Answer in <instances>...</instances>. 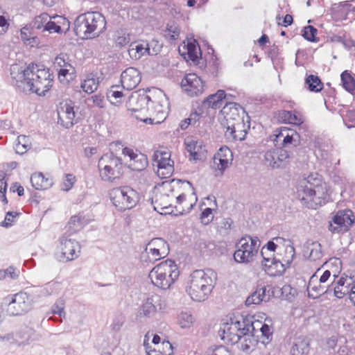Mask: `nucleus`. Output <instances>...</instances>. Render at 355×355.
Returning a JSON list of instances; mask_svg holds the SVG:
<instances>
[{"label": "nucleus", "mask_w": 355, "mask_h": 355, "mask_svg": "<svg viewBox=\"0 0 355 355\" xmlns=\"http://www.w3.org/2000/svg\"><path fill=\"white\" fill-rule=\"evenodd\" d=\"M10 82L19 91L45 96L53 85L49 69L37 64H13L10 67Z\"/></svg>", "instance_id": "obj_1"}, {"label": "nucleus", "mask_w": 355, "mask_h": 355, "mask_svg": "<svg viewBox=\"0 0 355 355\" xmlns=\"http://www.w3.org/2000/svg\"><path fill=\"white\" fill-rule=\"evenodd\" d=\"M296 195L303 205L309 209H316L327 201L326 185L318 178V174H315V177L310 175L298 180Z\"/></svg>", "instance_id": "obj_2"}, {"label": "nucleus", "mask_w": 355, "mask_h": 355, "mask_svg": "<svg viewBox=\"0 0 355 355\" xmlns=\"http://www.w3.org/2000/svg\"><path fill=\"white\" fill-rule=\"evenodd\" d=\"M217 279V274L211 269L196 270L190 275L186 292L196 302H204L211 294Z\"/></svg>", "instance_id": "obj_3"}, {"label": "nucleus", "mask_w": 355, "mask_h": 355, "mask_svg": "<svg viewBox=\"0 0 355 355\" xmlns=\"http://www.w3.org/2000/svg\"><path fill=\"white\" fill-rule=\"evenodd\" d=\"M105 29V18L99 12H87L80 14L74 21V31L76 35L82 38L97 37Z\"/></svg>", "instance_id": "obj_4"}, {"label": "nucleus", "mask_w": 355, "mask_h": 355, "mask_svg": "<svg viewBox=\"0 0 355 355\" xmlns=\"http://www.w3.org/2000/svg\"><path fill=\"white\" fill-rule=\"evenodd\" d=\"M254 326L252 318L239 315L223 323L218 330L221 340L227 344H235L241 340L243 335L253 333Z\"/></svg>", "instance_id": "obj_5"}, {"label": "nucleus", "mask_w": 355, "mask_h": 355, "mask_svg": "<svg viewBox=\"0 0 355 355\" xmlns=\"http://www.w3.org/2000/svg\"><path fill=\"white\" fill-rule=\"evenodd\" d=\"M243 113L242 107L234 102L227 101L221 112L224 116L227 131L235 140L241 141L245 139L246 131L243 129L245 123L240 112Z\"/></svg>", "instance_id": "obj_6"}, {"label": "nucleus", "mask_w": 355, "mask_h": 355, "mask_svg": "<svg viewBox=\"0 0 355 355\" xmlns=\"http://www.w3.org/2000/svg\"><path fill=\"white\" fill-rule=\"evenodd\" d=\"M179 270L175 262L166 259L156 265L150 272L152 283L164 290L168 289L178 279Z\"/></svg>", "instance_id": "obj_7"}, {"label": "nucleus", "mask_w": 355, "mask_h": 355, "mask_svg": "<svg viewBox=\"0 0 355 355\" xmlns=\"http://www.w3.org/2000/svg\"><path fill=\"white\" fill-rule=\"evenodd\" d=\"M261 242L258 237L243 236L236 243L234 259L237 263H249L257 257Z\"/></svg>", "instance_id": "obj_8"}, {"label": "nucleus", "mask_w": 355, "mask_h": 355, "mask_svg": "<svg viewBox=\"0 0 355 355\" xmlns=\"http://www.w3.org/2000/svg\"><path fill=\"white\" fill-rule=\"evenodd\" d=\"M98 168L101 180L111 182L121 175L123 164L121 159L113 153H106L98 160Z\"/></svg>", "instance_id": "obj_9"}, {"label": "nucleus", "mask_w": 355, "mask_h": 355, "mask_svg": "<svg viewBox=\"0 0 355 355\" xmlns=\"http://www.w3.org/2000/svg\"><path fill=\"white\" fill-rule=\"evenodd\" d=\"M285 252L286 255L282 258V261L270 257L265 259V263H263L262 266L268 275L272 277L280 276L290 266L295 257V248L291 244H285Z\"/></svg>", "instance_id": "obj_10"}, {"label": "nucleus", "mask_w": 355, "mask_h": 355, "mask_svg": "<svg viewBox=\"0 0 355 355\" xmlns=\"http://www.w3.org/2000/svg\"><path fill=\"white\" fill-rule=\"evenodd\" d=\"M113 205L120 211L132 209L139 200L138 193L129 187L114 189L110 193Z\"/></svg>", "instance_id": "obj_11"}, {"label": "nucleus", "mask_w": 355, "mask_h": 355, "mask_svg": "<svg viewBox=\"0 0 355 355\" xmlns=\"http://www.w3.org/2000/svg\"><path fill=\"white\" fill-rule=\"evenodd\" d=\"M8 304V313L10 315H19L31 309V301L26 293L19 292L5 300Z\"/></svg>", "instance_id": "obj_12"}, {"label": "nucleus", "mask_w": 355, "mask_h": 355, "mask_svg": "<svg viewBox=\"0 0 355 355\" xmlns=\"http://www.w3.org/2000/svg\"><path fill=\"white\" fill-rule=\"evenodd\" d=\"M354 220L355 216L351 210H339L330 221L329 230L332 233L346 232L354 224Z\"/></svg>", "instance_id": "obj_13"}, {"label": "nucleus", "mask_w": 355, "mask_h": 355, "mask_svg": "<svg viewBox=\"0 0 355 355\" xmlns=\"http://www.w3.org/2000/svg\"><path fill=\"white\" fill-rule=\"evenodd\" d=\"M58 250L60 251V255L58 256L60 261H73L79 257L80 245L75 239H67L63 236L60 239Z\"/></svg>", "instance_id": "obj_14"}, {"label": "nucleus", "mask_w": 355, "mask_h": 355, "mask_svg": "<svg viewBox=\"0 0 355 355\" xmlns=\"http://www.w3.org/2000/svg\"><path fill=\"white\" fill-rule=\"evenodd\" d=\"M169 251L168 243L162 238H155L146 245L144 252L150 261H155L165 257Z\"/></svg>", "instance_id": "obj_15"}, {"label": "nucleus", "mask_w": 355, "mask_h": 355, "mask_svg": "<svg viewBox=\"0 0 355 355\" xmlns=\"http://www.w3.org/2000/svg\"><path fill=\"white\" fill-rule=\"evenodd\" d=\"M165 308L166 303L159 295H151L140 306L137 317L151 318L155 315L157 309L162 311Z\"/></svg>", "instance_id": "obj_16"}, {"label": "nucleus", "mask_w": 355, "mask_h": 355, "mask_svg": "<svg viewBox=\"0 0 355 355\" xmlns=\"http://www.w3.org/2000/svg\"><path fill=\"white\" fill-rule=\"evenodd\" d=\"M170 157V153L166 151L157 150L154 153L153 159L157 163V173L161 178H168L173 172V161Z\"/></svg>", "instance_id": "obj_17"}, {"label": "nucleus", "mask_w": 355, "mask_h": 355, "mask_svg": "<svg viewBox=\"0 0 355 355\" xmlns=\"http://www.w3.org/2000/svg\"><path fill=\"white\" fill-rule=\"evenodd\" d=\"M150 98L146 94H133L129 98V101L127 104L128 110L132 112H141V114H150L153 110L150 109Z\"/></svg>", "instance_id": "obj_18"}, {"label": "nucleus", "mask_w": 355, "mask_h": 355, "mask_svg": "<svg viewBox=\"0 0 355 355\" xmlns=\"http://www.w3.org/2000/svg\"><path fill=\"white\" fill-rule=\"evenodd\" d=\"M58 123L65 128H69L77 123L74 106L71 101L60 103L58 109Z\"/></svg>", "instance_id": "obj_19"}, {"label": "nucleus", "mask_w": 355, "mask_h": 355, "mask_svg": "<svg viewBox=\"0 0 355 355\" xmlns=\"http://www.w3.org/2000/svg\"><path fill=\"white\" fill-rule=\"evenodd\" d=\"M264 157L266 162L272 168H278L284 166L287 164L289 155L285 149L274 148L266 151Z\"/></svg>", "instance_id": "obj_20"}, {"label": "nucleus", "mask_w": 355, "mask_h": 355, "mask_svg": "<svg viewBox=\"0 0 355 355\" xmlns=\"http://www.w3.org/2000/svg\"><path fill=\"white\" fill-rule=\"evenodd\" d=\"M181 86L188 95L198 96L203 91V83L196 73H189L181 81Z\"/></svg>", "instance_id": "obj_21"}, {"label": "nucleus", "mask_w": 355, "mask_h": 355, "mask_svg": "<svg viewBox=\"0 0 355 355\" xmlns=\"http://www.w3.org/2000/svg\"><path fill=\"white\" fill-rule=\"evenodd\" d=\"M187 150L195 160H202L206 157L207 150L202 140L188 137L184 140Z\"/></svg>", "instance_id": "obj_22"}, {"label": "nucleus", "mask_w": 355, "mask_h": 355, "mask_svg": "<svg viewBox=\"0 0 355 355\" xmlns=\"http://www.w3.org/2000/svg\"><path fill=\"white\" fill-rule=\"evenodd\" d=\"M122 154L129 157L128 166L133 171H141L148 166V159L144 154L136 153L132 149L127 147L123 149Z\"/></svg>", "instance_id": "obj_23"}, {"label": "nucleus", "mask_w": 355, "mask_h": 355, "mask_svg": "<svg viewBox=\"0 0 355 355\" xmlns=\"http://www.w3.org/2000/svg\"><path fill=\"white\" fill-rule=\"evenodd\" d=\"M141 79V73L138 69L128 67L121 73V87L127 90H132L139 85Z\"/></svg>", "instance_id": "obj_24"}, {"label": "nucleus", "mask_w": 355, "mask_h": 355, "mask_svg": "<svg viewBox=\"0 0 355 355\" xmlns=\"http://www.w3.org/2000/svg\"><path fill=\"white\" fill-rule=\"evenodd\" d=\"M312 338L310 336H299L293 338L290 348V355H308Z\"/></svg>", "instance_id": "obj_25"}, {"label": "nucleus", "mask_w": 355, "mask_h": 355, "mask_svg": "<svg viewBox=\"0 0 355 355\" xmlns=\"http://www.w3.org/2000/svg\"><path fill=\"white\" fill-rule=\"evenodd\" d=\"M232 153L228 147H222L214 157V168L220 171V175L232 162Z\"/></svg>", "instance_id": "obj_26"}, {"label": "nucleus", "mask_w": 355, "mask_h": 355, "mask_svg": "<svg viewBox=\"0 0 355 355\" xmlns=\"http://www.w3.org/2000/svg\"><path fill=\"white\" fill-rule=\"evenodd\" d=\"M70 26L69 20L62 15L50 16V19L48 21V24L45 31L51 33H66Z\"/></svg>", "instance_id": "obj_27"}, {"label": "nucleus", "mask_w": 355, "mask_h": 355, "mask_svg": "<svg viewBox=\"0 0 355 355\" xmlns=\"http://www.w3.org/2000/svg\"><path fill=\"white\" fill-rule=\"evenodd\" d=\"M54 67L58 70V76L66 77L72 76L75 73L74 67L70 63L69 57L65 53H60L56 56L54 60Z\"/></svg>", "instance_id": "obj_28"}, {"label": "nucleus", "mask_w": 355, "mask_h": 355, "mask_svg": "<svg viewBox=\"0 0 355 355\" xmlns=\"http://www.w3.org/2000/svg\"><path fill=\"white\" fill-rule=\"evenodd\" d=\"M318 272V270L311 277L307 286L308 296L313 299H315L321 295L327 293L329 291V286L328 285H322L320 283L319 285H316Z\"/></svg>", "instance_id": "obj_29"}, {"label": "nucleus", "mask_w": 355, "mask_h": 355, "mask_svg": "<svg viewBox=\"0 0 355 355\" xmlns=\"http://www.w3.org/2000/svg\"><path fill=\"white\" fill-rule=\"evenodd\" d=\"M279 140L282 139L284 147L289 146H297L300 144V135L293 130H288L286 128H282L280 132L277 135Z\"/></svg>", "instance_id": "obj_30"}, {"label": "nucleus", "mask_w": 355, "mask_h": 355, "mask_svg": "<svg viewBox=\"0 0 355 355\" xmlns=\"http://www.w3.org/2000/svg\"><path fill=\"white\" fill-rule=\"evenodd\" d=\"M31 182L35 189L45 190L52 187L53 184V179L46 177L42 173H35L31 177Z\"/></svg>", "instance_id": "obj_31"}, {"label": "nucleus", "mask_w": 355, "mask_h": 355, "mask_svg": "<svg viewBox=\"0 0 355 355\" xmlns=\"http://www.w3.org/2000/svg\"><path fill=\"white\" fill-rule=\"evenodd\" d=\"M228 100L229 96L226 95L225 91L218 90L216 94L209 95L203 101V106L217 109L222 105L223 101H225L226 103Z\"/></svg>", "instance_id": "obj_32"}, {"label": "nucleus", "mask_w": 355, "mask_h": 355, "mask_svg": "<svg viewBox=\"0 0 355 355\" xmlns=\"http://www.w3.org/2000/svg\"><path fill=\"white\" fill-rule=\"evenodd\" d=\"M146 53L150 54L148 44L146 42L131 43L128 49V54L134 60L140 59Z\"/></svg>", "instance_id": "obj_33"}, {"label": "nucleus", "mask_w": 355, "mask_h": 355, "mask_svg": "<svg viewBox=\"0 0 355 355\" xmlns=\"http://www.w3.org/2000/svg\"><path fill=\"white\" fill-rule=\"evenodd\" d=\"M98 84V78L94 73H89L81 83V88L86 93L92 94L97 89Z\"/></svg>", "instance_id": "obj_34"}, {"label": "nucleus", "mask_w": 355, "mask_h": 355, "mask_svg": "<svg viewBox=\"0 0 355 355\" xmlns=\"http://www.w3.org/2000/svg\"><path fill=\"white\" fill-rule=\"evenodd\" d=\"M283 243H287L286 244H291L289 241H286L282 237H275L272 241H269L268 243L261 248V255L263 258H265L266 252L270 254L274 253L275 250L279 248V244Z\"/></svg>", "instance_id": "obj_35"}, {"label": "nucleus", "mask_w": 355, "mask_h": 355, "mask_svg": "<svg viewBox=\"0 0 355 355\" xmlns=\"http://www.w3.org/2000/svg\"><path fill=\"white\" fill-rule=\"evenodd\" d=\"M266 287H258L256 290L246 299V306L252 304H259L262 301L266 300Z\"/></svg>", "instance_id": "obj_36"}, {"label": "nucleus", "mask_w": 355, "mask_h": 355, "mask_svg": "<svg viewBox=\"0 0 355 355\" xmlns=\"http://www.w3.org/2000/svg\"><path fill=\"white\" fill-rule=\"evenodd\" d=\"M282 117L285 122L294 125H300L304 122L303 116L296 111H284Z\"/></svg>", "instance_id": "obj_37"}, {"label": "nucleus", "mask_w": 355, "mask_h": 355, "mask_svg": "<svg viewBox=\"0 0 355 355\" xmlns=\"http://www.w3.org/2000/svg\"><path fill=\"white\" fill-rule=\"evenodd\" d=\"M121 86L115 85H112L107 93V99L112 104H117L122 101L123 96Z\"/></svg>", "instance_id": "obj_38"}, {"label": "nucleus", "mask_w": 355, "mask_h": 355, "mask_svg": "<svg viewBox=\"0 0 355 355\" xmlns=\"http://www.w3.org/2000/svg\"><path fill=\"white\" fill-rule=\"evenodd\" d=\"M343 87L351 94H355V77L347 71H345L340 76Z\"/></svg>", "instance_id": "obj_39"}, {"label": "nucleus", "mask_w": 355, "mask_h": 355, "mask_svg": "<svg viewBox=\"0 0 355 355\" xmlns=\"http://www.w3.org/2000/svg\"><path fill=\"white\" fill-rule=\"evenodd\" d=\"M305 85L311 92H318L322 89L323 84L318 76L309 75L305 80Z\"/></svg>", "instance_id": "obj_40"}, {"label": "nucleus", "mask_w": 355, "mask_h": 355, "mask_svg": "<svg viewBox=\"0 0 355 355\" xmlns=\"http://www.w3.org/2000/svg\"><path fill=\"white\" fill-rule=\"evenodd\" d=\"M241 349L245 352H248L252 350V348L254 346L257 340L254 338V332L248 333V334L243 335L241 339Z\"/></svg>", "instance_id": "obj_41"}, {"label": "nucleus", "mask_w": 355, "mask_h": 355, "mask_svg": "<svg viewBox=\"0 0 355 355\" xmlns=\"http://www.w3.org/2000/svg\"><path fill=\"white\" fill-rule=\"evenodd\" d=\"M308 249L310 250L309 258L311 261H315L322 257V246L318 242L312 243Z\"/></svg>", "instance_id": "obj_42"}, {"label": "nucleus", "mask_w": 355, "mask_h": 355, "mask_svg": "<svg viewBox=\"0 0 355 355\" xmlns=\"http://www.w3.org/2000/svg\"><path fill=\"white\" fill-rule=\"evenodd\" d=\"M180 33L178 26L174 22H171L167 24L164 35L170 40L173 41L178 38Z\"/></svg>", "instance_id": "obj_43"}, {"label": "nucleus", "mask_w": 355, "mask_h": 355, "mask_svg": "<svg viewBox=\"0 0 355 355\" xmlns=\"http://www.w3.org/2000/svg\"><path fill=\"white\" fill-rule=\"evenodd\" d=\"M178 322L182 328H189L193 323V318L189 313L182 312L178 315Z\"/></svg>", "instance_id": "obj_44"}, {"label": "nucleus", "mask_w": 355, "mask_h": 355, "mask_svg": "<svg viewBox=\"0 0 355 355\" xmlns=\"http://www.w3.org/2000/svg\"><path fill=\"white\" fill-rule=\"evenodd\" d=\"M260 332L261 342L264 345H267L270 343L272 339V331L271 327L267 324H263V325H261L260 327Z\"/></svg>", "instance_id": "obj_45"}, {"label": "nucleus", "mask_w": 355, "mask_h": 355, "mask_svg": "<svg viewBox=\"0 0 355 355\" xmlns=\"http://www.w3.org/2000/svg\"><path fill=\"white\" fill-rule=\"evenodd\" d=\"M84 218L81 216H73L71 217L68 225L71 232H76L83 227Z\"/></svg>", "instance_id": "obj_46"}, {"label": "nucleus", "mask_w": 355, "mask_h": 355, "mask_svg": "<svg viewBox=\"0 0 355 355\" xmlns=\"http://www.w3.org/2000/svg\"><path fill=\"white\" fill-rule=\"evenodd\" d=\"M49 19H50V15L46 12L42 13L35 18L33 26L37 29L43 28V30L45 31Z\"/></svg>", "instance_id": "obj_47"}, {"label": "nucleus", "mask_w": 355, "mask_h": 355, "mask_svg": "<svg viewBox=\"0 0 355 355\" xmlns=\"http://www.w3.org/2000/svg\"><path fill=\"white\" fill-rule=\"evenodd\" d=\"M115 43L119 47H123L128 44L130 41V35L123 31H118L115 36Z\"/></svg>", "instance_id": "obj_48"}, {"label": "nucleus", "mask_w": 355, "mask_h": 355, "mask_svg": "<svg viewBox=\"0 0 355 355\" xmlns=\"http://www.w3.org/2000/svg\"><path fill=\"white\" fill-rule=\"evenodd\" d=\"M6 173L3 171H0V200L3 204H8V199L6 196L7 190V182L5 180Z\"/></svg>", "instance_id": "obj_49"}, {"label": "nucleus", "mask_w": 355, "mask_h": 355, "mask_svg": "<svg viewBox=\"0 0 355 355\" xmlns=\"http://www.w3.org/2000/svg\"><path fill=\"white\" fill-rule=\"evenodd\" d=\"M329 291H334V295L339 299L343 298L347 294L350 295V288L348 287V285L343 287L335 286L334 288L329 286Z\"/></svg>", "instance_id": "obj_50"}, {"label": "nucleus", "mask_w": 355, "mask_h": 355, "mask_svg": "<svg viewBox=\"0 0 355 355\" xmlns=\"http://www.w3.org/2000/svg\"><path fill=\"white\" fill-rule=\"evenodd\" d=\"M318 30L315 27L307 26L303 29L302 36L308 41L314 42Z\"/></svg>", "instance_id": "obj_51"}, {"label": "nucleus", "mask_w": 355, "mask_h": 355, "mask_svg": "<svg viewBox=\"0 0 355 355\" xmlns=\"http://www.w3.org/2000/svg\"><path fill=\"white\" fill-rule=\"evenodd\" d=\"M19 215L17 212L8 211L6 214L5 219L1 222V226L5 227H10L15 222V218Z\"/></svg>", "instance_id": "obj_52"}, {"label": "nucleus", "mask_w": 355, "mask_h": 355, "mask_svg": "<svg viewBox=\"0 0 355 355\" xmlns=\"http://www.w3.org/2000/svg\"><path fill=\"white\" fill-rule=\"evenodd\" d=\"M212 209L206 208L203 210L200 216L201 223L204 225H208L213 220Z\"/></svg>", "instance_id": "obj_53"}, {"label": "nucleus", "mask_w": 355, "mask_h": 355, "mask_svg": "<svg viewBox=\"0 0 355 355\" xmlns=\"http://www.w3.org/2000/svg\"><path fill=\"white\" fill-rule=\"evenodd\" d=\"M75 177L72 174H67L65 176V180H64L62 189L63 191H69L71 189L74 184Z\"/></svg>", "instance_id": "obj_54"}, {"label": "nucleus", "mask_w": 355, "mask_h": 355, "mask_svg": "<svg viewBox=\"0 0 355 355\" xmlns=\"http://www.w3.org/2000/svg\"><path fill=\"white\" fill-rule=\"evenodd\" d=\"M90 100V98L89 99ZM91 100H92L94 104L99 107L103 108L105 105V100L103 95L101 94H96L91 97Z\"/></svg>", "instance_id": "obj_55"}, {"label": "nucleus", "mask_w": 355, "mask_h": 355, "mask_svg": "<svg viewBox=\"0 0 355 355\" xmlns=\"http://www.w3.org/2000/svg\"><path fill=\"white\" fill-rule=\"evenodd\" d=\"M340 115L345 122L349 121L355 123V109L347 110L345 114L341 112Z\"/></svg>", "instance_id": "obj_56"}, {"label": "nucleus", "mask_w": 355, "mask_h": 355, "mask_svg": "<svg viewBox=\"0 0 355 355\" xmlns=\"http://www.w3.org/2000/svg\"><path fill=\"white\" fill-rule=\"evenodd\" d=\"M6 270V278H10V279H17L18 278L20 273L19 269L10 266Z\"/></svg>", "instance_id": "obj_57"}, {"label": "nucleus", "mask_w": 355, "mask_h": 355, "mask_svg": "<svg viewBox=\"0 0 355 355\" xmlns=\"http://www.w3.org/2000/svg\"><path fill=\"white\" fill-rule=\"evenodd\" d=\"M187 47H188L187 48L188 49V55H189V58L193 61L196 60L198 58V51H197L196 46L193 44H189Z\"/></svg>", "instance_id": "obj_58"}, {"label": "nucleus", "mask_w": 355, "mask_h": 355, "mask_svg": "<svg viewBox=\"0 0 355 355\" xmlns=\"http://www.w3.org/2000/svg\"><path fill=\"white\" fill-rule=\"evenodd\" d=\"M163 350H166L164 352H161L158 355H173V347L168 341H164L162 343Z\"/></svg>", "instance_id": "obj_59"}, {"label": "nucleus", "mask_w": 355, "mask_h": 355, "mask_svg": "<svg viewBox=\"0 0 355 355\" xmlns=\"http://www.w3.org/2000/svg\"><path fill=\"white\" fill-rule=\"evenodd\" d=\"M150 105L155 110V112H157V113L164 112L165 105L162 104L159 101H151L149 105Z\"/></svg>", "instance_id": "obj_60"}, {"label": "nucleus", "mask_w": 355, "mask_h": 355, "mask_svg": "<svg viewBox=\"0 0 355 355\" xmlns=\"http://www.w3.org/2000/svg\"><path fill=\"white\" fill-rule=\"evenodd\" d=\"M19 142L15 145V151L17 154L22 155L27 151V146L26 144H21L20 141V137H18Z\"/></svg>", "instance_id": "obj_61"}, {"label": "nucleus", "mask_w": 355, "mask_h": 355, "mask_svg": "<svg viewBox=\"0 0 355 355\" xmlns=\"http://www.w3.org/2000/svg\"><path fill=\"white\" fill-rule=\"evenodd\" d=\"M331 277V272L329 270H325L319 279V283L322 285H325V283Z\"/></svg>", "instance_id": "obj_62"}, {"label": "nucleus", "mask_w": 355, "mask_h": 355, "mask_svg": "<svg viewBox=\"0 0 355 355\" xmlns=\"http://www.w3.org/2000/svg\"><path fill=\"white\" fill-rule=\"evenodd\" d=\"M8 23L3 16H0V27L2 28V32H5L8 28Z\"/></svg>", "instance_id": "obj_63"}, {"label": "nucleus", "mask_w": 355, "mask_h": 355, "mask_svg": "<svg viewBox=\"0 0 355 355\" xmlns=\"http://www.w3.org/2000/svg\"><path fill=\"white\" fill-rule=\"evenodd\" d=\"M337 338L336 336H331L327 340V345L329 348L334 349L337 344Z\"/></svg>", "instance_id": "obj_64"}]
</instances>
